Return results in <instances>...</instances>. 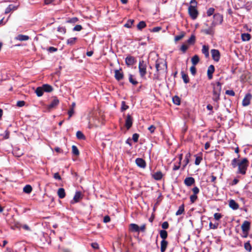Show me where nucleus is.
I'll use <instances>...</instances> for the list:
<instances>
[{"label":"nucleus","instance_id":"nucleus-58","mask_svg":"<svg viewBox=\"0 0 252 252\" xmlns=\"http://www.w3.org/2000/svg\"><path fill=\"white\" fill-rule=\"evenodd\" d=\"M226 94L231 95V96H234L235 95V93L232 90H227L225 92Z\"/></svg>","mask_w":252,"mask_h":252},{"label":"nucleus","instance_id":"nucleus-34","mask_svg":"<svg viewBox=\"0 0 252 252\" xmlns=\"http://www.w3.org/2000/svg\"><path fill=\"white\" fill-rule=\"evenodd\" d=\"M77 40L76 37H72L67 39V44L70 45H73Z\"/></svg>","mask_w":252,"mask_h":252},{"label":"nucleus","instance_id":"nucleus-54","mask_svg":"<svg viewBox=\"0 0 252 252\" xmlns=\"http://www.w3.org/2000/svg\"><path fill=\"white\" fill-rule=\"evenodd\" d=\"M58 31L63 33V34L65 33L66 32V30L64 27H59L58 28Z\"/></svg>","mask_w":252,"mask_h":252},{"label":"nucleus","instance_id":"nucleus-47","mask_svg":"<svg viewBox=\"0 0 252 252\" xmlns=\"http://www.w3.org/2000/svg\"><path fill=\"white\" fill-rule=\"evenodd\" d=\"M219 224L218 223L216 224H213L211 222L209 223V227L210 229H215L218 228Z\"/></svg>","mask_w":252,"mask_h":252},{"label":"nucleus","instance_id":"nucleus-25","mask_svg":"<svg viewBox=\"0 0 252 252\" xmlns=\"http://www.w3.org/2000/svg\"><path fill=\"white\" fill-rule=\"evenodd\" d=\"M57 193L60 198H63L65 196V190L63 188H60Z\"/></svg>","mask_w":252,"mask_h":252},{"label":"nucleus","instance_id":"nucleus-36","mask_svg":"<svg viewBox=\"0 0 252 252\" xmlns=\"http://www.w3.org/2000/svg\"><path fill=\"white\" fill-rule=\"evenodd\" d=\"M146 26V24L144 21H140L137 25V29L139 30H141L142 29Z\"/></svg>","mask_w":252,"mask_h":252},{"label":"nucleus","instance_id":"nucleus-39","mask_svg":"<svg viewBox=\"0 0 252 252\" xmlns=\"http://www.w3.org/2000/svg\"><path fill=\"white\" fill-rule=\"evenodd\" d=\"M32 190V188L30 185H26L23 189V191L27 193H30Z\"/></svg>","mask_w":252,"mask_h":252},{"label":"nucleus","instance_id":"nucleus-41","mask_svg":"<svg viewBox=\"0 0 252 252\" xmlns=\"http://www.w3.org/2000/svg\"><path fill=\"white\" fill-rule=\"evenodd\" d=\"M244 248L245 250L248 252H251L252 250V247L249 242H247L244 244Z\"/></svg>","mask_w":252,"mask_h":252},{"label":"nucleus","instance_id":"nucleus-60","mask_svg":"<svg viewBox=\"0 0 252 252\" xmlns=\"http://www.w3.org/2000/svg\"><path fill=\"white\" fill-rule=\"evenodd\" d=\"M74 113V109L73 108H70L68 111V114L69 115L68 119H70V118L73 115Z\"/></svg>","mask_w":252,"mask_h":252},{"label":"nucleus","instance_id":"nucleus-63","mask_svg":"<svg viewBox=\"0 0 252 252\" xmlns=\"http://www.w3.org/2000/svg\"><path fill=\"white\" fill-rule=\"evenodd\" d=\"M192 191L194 193L193 194L196 195L197 193H198L199 189L197 187H195L192 189Z\"/></svg>","mask_w":252,"mask_h":252},{"label":"nucleus","instance_id":"nucleus-42","mask_svg":"<svg viewBox=\"0 0 252 252\" xmlns=\"http://www.w3.org/2000/svg\"><path fill=\"white\" fill-rule=\"evenodd\" d=\"M214 18L215 20L219 21L220 23H221L223 20L222 16L219 14H215Z\"/></svg>","mask_w":252,"mask_h":252},{"label":"nucleus","instance_id":"nucleus-6","mask_svg":"<svg viewBox=\"0 0 252 252\" xmlns=\"http://www.w3.org/2000/svg\"><path fill=\"white\" fill-rule=\"evenodd\" d=\"M216 23L213 22L211 25L208 29H204L201 30V32L208 35H213L215 32L214 28L216 26Z\"/></svg>","mask_w":252,"mask_h":252},{"label":"nucleus","instance_id":"nucleus-57","mask_svg":"<svg viewBox=\"0 0 252 252\" xmlns=\"http://www.w3.org/2000/svg\"><path fill=\"white\" fill-rule=\"evenodd\" d=\"M188 46L186 45V44H183L181 47V50L183 52H185L186 51V50L188 49Z\"/></svg>","mask_w":252,"mask_h":252},{"label":"nucleus","instance_id":"nucleus-33","mask_svg":"<svg viewBox=\"0 0 252 252\" xmlns=\"http://www.w3.org/2000/svg\"><path fill=\"white\" fill-rule=\"evenodd\" d=\"M76 137L78 139L80 140H84L85 139V136L84 134L80 131H78L76 132Z\"/></svg>","mask_w":252,"mask_h":252},{"label":"nucleus","instance_id":"nucleus-1","mask_svg":"<svg viewBox=\"0 0 252 252\" xmlns=\"http://www.w3.org/2000/svg\"><path fill=\"white\" fill-rule=\"evenodd\" d=\"M156 68L158 72L157 79L158 77V75L167 72V64L166 63L161 59L158 60L156 63Z\"/></svg>","mask_w":252,"mask_h":252},{"label":"nucleus","instance_id":"nucleus-32","mask_svg":"<svg viewBox=\"0 0 252 252\" xmlns=\"http://www.w3.org/2000/svg\"><path fill=\"white\" fill-rule=\"evenodd\" d=\"M190 157V154L188 153L185 156L184 161L185 162V164L183 165V168L184 169L186 166L188 164L189 161V158Z\"/></svg>","mask_w":252,"mask_h":252},{"label":"nucleus","instance_id":"nucleus-2","mask_svg":"<svg viewBox=\"0 0 252 252\" xmlns=\"http://www.w3.org/2000/svg\"><path fill=\"white\" fill-rule=\"evenodd\" d=\"M221 90V85L219 82L214 85L213 99L215 101H218L220 99V96Z\"/></svg>","mask_w":252,"mask_h":252},{"label":"nucleus","instance_id":"nucleus-61","mask_svg":"<svg viewBox=\"0 0 252 252\" xmlns=\"http://www.w3.org/2000/svg\"><path fill=\"white\" fill-rule=\"evenodd\" d=\"M161 226L163 229H167L169 226L168 223L167 221H164L162 223Z\"/></svg>","mask_w":252,"mask_h":252},{"label":"nucleus","instance_id":"nucleus-22","mask_svg":"<svg viewBox=\"0 0 252 252\" xmlns=\"http://www.w3.org/2000/svg\"><path fill=\"white\" fill-rule=\"evenodd\" d=\"M42 87L43 89L44 92H45L50 93L53 90V87L48 84H44Z\"/></svg>","mask_w":252,"mask_h":252},{"label":"nucleus","instance_id":"nucleus-28","mask_svg":"<svg viewBox=\"0 0 252 252\" xmlns=\"http://www.w3.org/2000/svg\"><path fill=\"white\" fill-rule=\"evenodd\" d=\"M241 38L243 41H249L251 39V35L248 33H244L241 34Z\"/></svg>","mask_w":252,"mask_h":252},{"label":"nucleus","instance_id":"nucleus-35","mask_svg":"<svg viewBox=\"0 0 252 252\" xmlns=\"http://www.w3.org/2000/svg\"><path fill=\"white\" fill-rule=\"evenodd\" d=\"M72 152L73 154L75 156H78L79 155V151L77 147L75 145L72 146Z\"/></svg>","mask_w":252,"mask_h":252},{"label":"nucleus","instance_id":"nucleus-31","mask_svg":"<svg viewBox=\"0 0 252 252\" xmlns=\"http://www.w3.org/2000/svg\"><path fill=\"white\" fill-rule=\"evenodd\" d=\"M182 77L184 82L187 84L189 82V79L187 74H185L183 71L181 72Z\"/></svg>","mask_w":252,"mask_h":252},{"label":"nucleus","instance_id":"nucleus-10","mask_svg":"<svg viewBox=\"0 0 252 252\" xmlns=\"http://www.w3.org/2000/svg\"><path fill=\"white\" fill-rule=\"evenodd\" d=\"M133 123V120L132 117L129 115H127L126 119L125 126L127 129H129L132 126Z\"/></svg>","mask_w":252,"mask_h":252},{"label":"nucleus","instance_id":"nucleus-20","mask_svg":"<svg viewBox=\"0 0 252 252\" xmlns=\"http://www.w3.org/2000/svg\"><path fill=\"white\" fill-rule=\"evenodd\" d=\"M209 46L207 45H204L202 47V53L205 55L206 58L209 57Z\"/></svg>","mask_w":252,"mask_h":252},{"label":"nucleus","instance_id":"nucleus-24","mask_svg":"<svg viewBox=\"0 0 252 252\" xmlns=\"http://www.w3.org/2000/svg\"><path fill=\"white\" fill-rule=\"evenodd\" d=\"M167 246V242L164 240H162L160 244V251L164 252Z\"/></svg>","mask_w":252,"mask_h":252},{"label":"nucleus","instance_id":"nucleus-29","mask_svg":"<svg viewBox=\"0 0 252 252\" xmlns=\"http://www.w3.org/2000/svg\"><path fill=\"white\" fill-rule=\"evenodd\" d=\"M199 58L197 55H194L191 58V63L193 65L195 66L199 62Z\"/></svg>","mask_w":252,"mask_h":252},{"label":"nucleus","instance_id":"nucleus-62","mask_svg":"<svg viewBox=\"0 0 252 252\" xmlns=\"http://www.w3.org/2000/svg\"><path fill=\"white\" fill-rule=\"evenodd\" d=\"M57 50V48L54 47H50L48 49V51L51 53L56 52Z\"/></svg>","mask_w":252,"mask_h":252},{"label":"nucleus","instance_id":"nucleus-26","mask_svg":"<svg viewBox=\"0 0 252 252\" xmlns=\"http://www.w3.org/2000/svg\"><path fill=\"white\" fill-rule=\"evenodd\" d=\"M44 90L42 87H37L35 91L36 95L38 97L41 96L43 94Z\"/></svg>","mask_w":252,"mask_h":252},{"label":"nucleus","instance_id":"nucleus-52","mask_svg":"<svg viewBox=\"0 0 252 252\" xmlns=\"http://www.w3.org/2000/svg\"><path fill=\"white\" fill-rule=\"evenodd\" d=\"M82 29V27L81 25H77L74 27L73 30V31H80Z\"/></svg>","mask_w":252,"mask_h":252},{"label":"nucleus","instance_id":"nucleus-27","mask_svg":"<svg viewBox=\"0 0 252 252\" xmlns=\"http://www.w3.org/2000/svg\"><path fill=\"white\" fill-rule=\"evenodd\" d=\"M153 178L156 180H159L162 177V174L160 171H158L155 173L153 175Z\"/></svg>","mask_w":252,"mask_h":252},{"label":"nucleus","instance_id":"nucleus-51","mask_svg":"<svg viewBox=\"0 0 252 252\" xmlns=\"http://www.w3.org/2000/svg\"><path fill=\"white\" fill-rule=\"evenodd\" d=\"M197 196L195 194L191 195L190 196V201L191 203H194L195 201V200L197 199Z\"/></svg>","mask_w":252,"mask_h":252},{"label":"nucleus","instance_id":"nucleus-16","mask_svg":"<svg viewBox=\"0 0 252 252\" xmlns=\"http://www.w3.org/2000/svg\"><path fill=\"white\" fill-rule=\"evenodd\" d=\"M195 180L192 177H187L184 180L185 184L187 186H190L194 183Z\"/></svg>","mask_w":252,"mask_h":252},{"label":"nucleus","instance_id":"nucleus-9","mask_svg":"<svg viewBox=\"0 0 252 252\" xmlns=\"http://www.w3.org/2000/svg\"><path fill=\"white\" fill-rule=\"evenodd\" d=\"M252 99V95L250 94H247L244 97L242 101V105L244 106H247L250 103V101Z\"/></svg>","mask_w":252,"mask_h":252},{"label":"nucleus","instance_id":"nucleus-3","mask_svg":"<svg viewBox=\"0 0 252 252\" xmlns=\"http://www.w3.org/2000/svg\"><path fill=\"white\" fill-rule=\"evenodd\" d=\"M248 166V161L247 158H243L241 161L238 162V170L237 173L245 175Z\"/></svg>","mask_w":252,"mask_h":252},{"label":"nucleus","instance_id":"nucleus-8","mask_svg":"<svg viewBox=\"0 0 252 252\" xmlns=\"http://www.w3.org/2000/svg\"><path fill=\"white\" fill-rule=\"evenodd\" d=\"M211 53L214 61L218 62L220 61V57L219 51L217 49H212L211 50Z\"/></svg>","mask_w":252,"mask_h":252},{"label":"nucleus","instance_id":"nucleus-12","mask_svg":"<svg viewBox=\"0 0 252 252\" xmlns=\"http://www.w3.org/2000/svg\"><path fill=\"white\" fill-rule=\"evenodd\" d=\"M129 230L132 232H139V226L135 223H130L129 225Z\"/></svg>","mask_w":252,"mask_h":252},{"label":"nucleus","instance_id":"nucleus-15","mask_svg":"<svg viewBox=\"0 0 252 252\" xmlns=\"http://www.w3.org/2000/svg\"><path fill=\"white\" fill-rule=\"evenodd\" d=\"M215 71V68L214 65H210L207 70V76L209 79H211L213 78V74Z\"/></svg>","mask_w":252,"mask_h":252},{"label":"nucleus","instance_id":"nucleus-11","mask_svg":"<svg viewBox=\"0 0 252 252\" xmlns=\"http://www.w3.org/2000/svg\"><path fill=\"white\" fill-rule=\"evenodd\" d=\"M136 165L142 168H144L146 167V162L141 158H137L135 160Z\"/></svg>","mask_w":252,"mask_h":252},{"label":"nucleus","instance_id":"nucleus-43","mask_svg":"<svg viewBox=\"0 0 252 252\" xmlns=\"http://www.w3.org/2000/svg\"><path fill=\"white\" fill-rule=\"evenodd\" d=\"M173 102L174 104L176 105H180V99L179 97L175 96L173 97Z\"/></svg>","mask_w":252,"mask_h":252},{"label":"nucleus","instance_id":"nucleus-18","mask_svg":"<svg viewBox=\"0 0 252 252\" xmlns=\"http://www.w3.org/2000/svg\"><path fill=\"white\" fill-rule=\"evenodd\" d=\"M115 77L118 81L122 80L124 77L123 72L119 70H115Z\"/></svg>","mask_w":252,"mask_h":252},{"label":"nucleus","instance_id":"nucleus-53","mask_svg":"<svg viewBox=\"0 0 252 252\" xmlns=\"http://www.w3.org/2000/svg\"><path fill=\"white\" fill-rule=\"evenodd\" d=\"M190 71L191 72V73L193 75H194L196 74V68H195V66H194V65L191 66L190 68Z\"/></svg>","mask_w":252,"mask_h":252},{"label":"nucleus","instance_id":"nucleus-14","mask_svg":"<svg viewBox=\"0 0 252 252\" xmlns=\"http://www.w3.org/2000/svg\"><path fill=\"white\" fill-rule=\"evenodd\" d=\"M19 7V5H15V4H9L8 6L5 9V13L8 14L11 11L16 10L18 7Z\"/></svg>","mask_w":252,"mask_h":252},{"label":"nucleus","instance_id":"nucleus-19","mask_svg":"<svg viewBox=\"0 0 252 252\" xmlns=\"http://www.w3.org/2000/svg\"><path fill=\"white\" fill-rule=\"evenodd\" d=\"M126 63L127 65H131L134 63V58L131 56L127 57L125 60Z\"/></svg>","mask_w":252,"mask_h":252},{"label":"nucleus","instance_id":"nucleus-46","mask_svg":"<svg viewBox=\"0 0 252 252\" xmlns=\"http://www.w3.org/2000/svg\"><path fill=\"white\" fill-rule=\"evenodd\" d=\"M215 9L213 8H210L208 9L207 12V14L208 16H210L213 14Z\"/></svg>","mask_w":252,"mask_h":252},{"label":"nucleus","instance_id":"nucleus-37","mask_svg":"<svg viewBox=\"0 0 252 252\" xmlns=\"http://www.w3.org/2000/svg\"><path fill=\"white\" fill-rule=\"evenodd\" d=\"M129 81L133 85H136L138 84V82L135 79L133 78V76L130 74L129 75Z\"/></svg>","mask_w":252,"mask_h":252},{"label":"nucleus","instance_id":"nucleus-56","mask_svg":"<svg viewBox=\"0 0 252 252\" xmlns=\"http://www.w3.org/2000/svg\"><path fill=\"white\" fill-rule=\"evenodd\" d=\"M202 160V158L200 157H196L195 160V164L196 165H199Z\"/></svg>","mask_w":252,"mask_h":252},{"label":"nucleus","instance_id":"nucleus-17","mask_svg":"<svg viewBox=\"0 0 252 252\" xmlns=\"http://www.w3.org/2000/svg\"><path fill=\"white\" fill-rule=\"evenodd\" d=\"M59 103V99L56 97H55L53 98V100L52 101L51 103L48 105V108L49 109H52L56 106L58 105Z\"/></svg>","mask_w":252,"mask_h":252},{"label":"nucleus","instance_id":"nucleus-23","mask_svg":"<svg viewBox=\"0 0 252 252\" xmlns=\"http://www.w3.org/2000/svg\"><path fill=\"white\" fill-rule=\"evenodd\" d=\"M15 39L19 41H26L29 39V37L26 35L19 34Z\"/></svg>","mask_w":252,"mask_h":252},{"label":"nucleus","instance_id":"nucleus-38","mask_svg":"<svg viewBox=\"0 0 252 252\" xmlns=\"http://www.w3.org/2000/svg\"><path fill=\"white\" fill-rule=\"evenodd\" d=\"M134 23V20L130 19L128 20L126 23L124 25L125 27L130 28L131 27L132 25H133Z\"/></svg>","mask_w":252,"mask_h":252},{"label":"nucleus","instance_id":"nucleus-21","mask_svg":"<svg viewBox=\"0 0 252 252\" xmlns=\"http://www.w3.org/2000/svg\"><path fill=\"white\" fill-rule=\"evenodd\" d=\"M229 207L233 210H236L239 207L238 204L234 200L229 201Z\"/></svg>","mask_w":252,"mask_h":252},{"label":"nucleus","instance_id":"nucleus-40","mask_svg":"<svg viewBox=\"0 0 252 252\" xmlns=\"http://www.w3.org/2000/svg\"><path fill=\"white\" fill-rule=\"evenodd\" d=\"M184 211V205H183L179 207L178 211L176 213V215L177 216L180 215L183 213Z\"/></svg>","mask_w":252,"mask_h":252},{"label":"nucleus","instance_id":"nucleus-4","mask_svg":"<svg viewBox=\"0 0 252 252\" xmlns=\"http://www.w3.org/2000/svg\"><path fill=\"white\" fill-rule=\"evenodd\" d=\"M147 65L143 61H140L139 63V71L140 76L144 77L147 73L146 71Z\"/></svg>","mask_w":252,"mask_h":252},{"label":"nucleus","instance_id":"nucleus-49","mask_svg":"<svg viewBox=\"0 0 252 252\" xmlns=\"http://www.w3.org/2000/svg\"><path fill=\"white\" fill-rule=\"evenodd\" d=\"M238 160L237 158H234L232 160V162H231V164L233 166V167L235 168L237 166H238Z\"/></svg>","mask_w":252,"mask_h":252},{"label":"nucleus","instance_id":"nucleus-44","mask_svg":"<svg viewBox=\"0 0 252 252\" xmlns=\"http://www.w3.org/2000/svg\"><path fill=\"white\" fill-rule=\"evenodd\" d=\"M184 36H185V33L184 32H182L180 34L176 35L175 37V41H179V40H181V39H182L183 38V37Z\"/></svg>","mask_w":252,"mask_h":252},{"label":"nucleus","instance_id":"nucleus-59","mask_svg":"<svg viewBox=\"0 0 252 252\" xmlns=\"http://www.w3.org/2000/svg\"><path fill=\"white\" fill-rule=\"evenodd\" d=\"M148 129L150 131V132L152 133L155 131L156 127L154 125H151L148 127Z\"/></svg>","mask_w":252,"mask_h":252},{"label":"nucleus","instance_id":"nucleus-30","mask_svg":"<svg viewBox=\"0 0 252 252\" xmlns=\"http://www.w3.org/2000/svg\"><path fill=\"white\" fill-rule=\"evenodd\" d=\"M160 237L163 239H165L167 237V232L164 230H161L159 232Z\"/></svg>","mask_w":252,"mask_h":252},{"label":"nucleus","instance_id":"nucleus-5","mask_svg":"<svg viewBox=\"0 0 252 252\" xmlns=\"http://www.w3.org/2000/svg\"><path fill=\"white\" fill-rule=\"evenodd\" d=\"M241 228L243 232V237H247L250 228V223L248 221H245L242 224Z\"/></svg>","mask_w":252,"mask_h":252},{"label":"nucleus","instance_id":"nucleus-45","mask_svg":"<svg viewBox=\"0 0 252 252\" xmlns=\"http://www.w3.org/2000/svg\"><path fill=\"white\" fill-rule=\"evenodd\" d=\"M195 37L194 35H192L190 38L188 40L187 42L189 44H193L194 43Z\"/></svg>","mask_w":252,"mask_h":252},{"label":"nucleus","instance_id":"nucleus-7","mask_svg":"<svg viewBox=\"0 0 252 252\" xmlns=\"http://www.w3.org/2000/svg\"><path fill=\"white\" fill-rule=\"evenodd\" d=\"M188 10L190 17L193 19H196L198 15V12L195 6L194 5H190L189 7Z\"/></svg>","mask_w":252,"mask_h":252},{"label":"nucleus","instance_id":"nucleus-50","mask_svg":"<svg viewBox=\"0 0 252 252\" xmlns=\"http://www.w3.org/2000/svg\"><path fill=\"white\" fill-rule=\"evenodd\" d=\"M128 108V106L126 104L125 101L122 102L121 110L122 111L126 110Z\"/></svg>","mask_w":252,"mask_h":252},{"label":"nucleus","instance_id":"nucleus-64","mask_svg":"<svg viewBox=\"0 0 252 252\" xmlns=\"http://www.w3.org/2000/svg\"><path fill=\"white\" fill-rule=\"evenodd\" d=\"M92 248L94 249H98L99 248L98 244L97 243H92L91 244Z\"/></svg>","mask_w":252,"mask_h":252},{"label":"nucleus","instance_id":"nucleus-13","mask_svg":"<svg viewBox=\"0 0 252 252\" xmlns=\"http://www.w3.org/2000/svg\"><path fill=\"white\" fill-rule=\"evenodd\" d=\"M82 198V194L80 191H77L75 193L73 199L71 201V203L73 204L77 203Z\"/></svg>","mask_w":252,"mask_h":252},{"label":"nucleus","instance_id":"nucleus-48","mask_svg":"<svg viewBox=\"0 0 252 252\" xmlns=\"http://www.w3.org/2000/svg\"><path fill=\"white\" fill-rule=\"evenodd\" d=\"M139 135L137 133H134L132 135V140L134 142H137L138 141Z\"/></svg>","mask_w":252,"mask_h":252},{"label":"nucleus","instance_id":"nucleus-55","mask_svg":"<svg viewBox=\"0 0 252 252\" xmlns=\"http://www.w3.org/2000/svg\"><path fill=\"white\" fill-rule=\"evenodd\" d=\"M214 218L216 220H219L221 217H222V215L220 214V213H215L214 215Z\"/></svg>","mask_w":252,"mask_h":252}]
</instances>
